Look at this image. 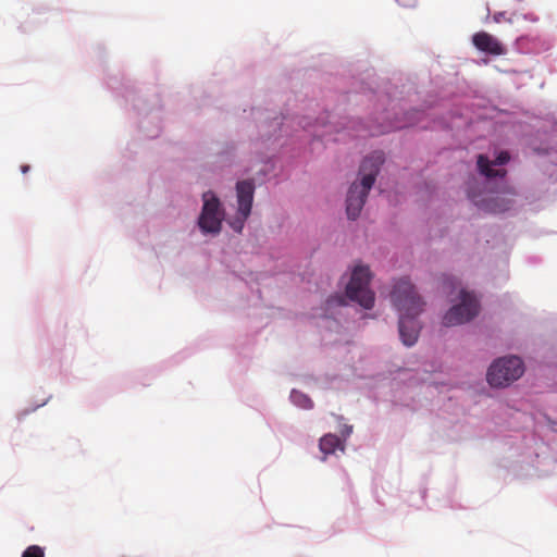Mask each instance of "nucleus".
<instances>
[{
  "instance_id": "nucleus-1",
  "label": "nucleus",
  "mask_w": 557,
  "mask_h": 557,
  "mask_svg": "<svg viewBox=\"0 0 557 557\" xmlns=\"http://www.w3.org/2000/svg\"><path fill=\"white\" fill-rule=\"evenodd\" d=\"M392 302L399 312V335L406 346H412L419 336L417 317L423 311L424 302L410 281H397L391 293Z\"/></svg>"
},
{
  "instance_id": "nucleus-14",
  "label": "nucleus",
  "mask_w": 557,
  "mask_h": 557,
  "mask_svg": "<svg viewBox=\"0 0 557 557\" xmlns=\"http://www.w3.org/2000/svg\"><path fill=\"white\" fill-rule=\"evenodd\" d=\"M22 557H45V550L38 545H30L23 552Z\"/></svg>"
},
{
  "instance_id": "nucleus-9",
  "label": "nucleus",
  "mask_w": 557,
  "mask_h": 557,
  "mask_svg": "<svg viewBox=\"0 0 557 557\" xmlns=\"http://www.w3.org/2000/svg\"><path fill=\"white\" fill-rule=\"evenodd\" d=\"M510 160V156L507 151H502L494 162H491L487 157L480 154L478 157V169L481 174L484 176L492 178L496 176L504 177L506 175L505 170H493L491 168L492 164L494 165H503L506 164Z\"/></svg>"
},
{
  "instance_id": "nucleus-13",
  "label": "nucleus",
  "mask_w": 557,
  "mask_h": 557,
  "mask_svg": "<svg viewBox=\"0 0 557 557\" xmlns=\"http://www.w3.org/2000/svg\"><path fill=\"white\" fill-rule=\"evenodd\" d=\"M493 18L496 23H502L504 21H507L511 24H513V23L519 24L522 20H524L523 16L518 15V14H512L510 17L507 18L505 12L495 13Z\"/></svg>"
},
{
  "instance_id": "nucleus-15",
  "label": "nucleus",
  "mask_w": 557,
  "mask_h": 557,
  "mask_svg": "<svg viewBox=\"0 0 557 557\" xmlns=\"http://www.w3.org/2000/svg\"><path fill=\"white\" fill-rule=\"evenodd\" d=\"M411 124H412L411 122H409V123L396 122L389 128H386L383 132H387V131H391V129H400V128H404V127L409 126Z\"/></svg>"
},
{
  "instance_id": "nucleus-3",
  "label": "nucleus",
  "mask_w": 557,
  "mask_h": 557,
  "mask_svg": "<svg viewBox=\"0 0 557 557\" xmlns=\"http://www.w3.org/2000/svg\"><path fill=\"white\" fill-rule=\"evenodd\" d=\"M370 280V269L364 265H357L346 287V296L364 309L373 308L375 300L374 293L369 288Z\"/></svg>"
},
{
  "instance_id": "nucleus-6",
  "label": "nucleus",
  "mask_w": 557,
  "mask_h": 557,
  "mask_svg": "<svg viewBox=\"0 0 557 557\" xmlns=\"http://www.w3.org/2000/svg\"><path fill=\"white\" fill-rule=\"evenodd\" d=\"M479 301L474 295L461 289L460 302L453 306L444 315L445 326L460 325L472 320L479 313Z\"/></svg>"
},
{
  "instance_id": "nucleus-16",
  "label": "nucleus",
  "mask_w": 557,
  "mask_h": 557,
  "mask_svg": "<svg viewBox=\"0 0 557 557\" xmlns=\"http://www.w3.org/2000/svg\"><path fill=\"white\" fill-rule=\"evenodd\" d=\"M336 301L339 306H343L346 304L345 299L343 297H336Z\"/></svg>"
},
{
  "instance_id": "nucleus-12",
  "label": "nucleus",
  "mask_w": 557,
  "mask_h": 557,
  "mask_svg": "<svg viewBox=\"0 0 557 557\" xmlns=\"http://www.w3.org/2000/svg\"><path fill=\"white\" fill-rule=\"evenodd\" d=\"M290 398L294 404H296L297 406H299L304 409H310L313 406L312 400L307 395H305L300 392L293 391L290 394Z\"/></svg>"
},
{
  "instance_id": "nucleus-2",
  "label": "nucleus",
  "mask_w": 557,
  "mask_h": 557,
  "mask_svg": "<svg viewBox=\"0 0 557 557\" xmlns=\"http://www.w3.org/2000/svg\"><path fill=\"white\" fill-rule=\"evenodd\" d=\"M383 161L382 152H375L362 161L360 166V172L362 173L361 182L360 184L354 183L347 194L346 213L348 219L356 220L359 216Z\"/></svg>"
},
{
  "instance_id": "nucleus-8",
  "label": "nucleus",
  "mask_w": 557,
  "mask_h": 557,
  "mask_svg": "<svg viewBox=\"0 0 557 557\" xmlns=\"http://www.w3.org/2000/svg\"><path fill=\"white\" fill-rule=\"evenodd\" d=\"M473 46L485 53L502 55L506 53L505 47L491 34L479 32L472 36Z\"/></svg>"
},
{
  "instance_id": "nucleus-17",
  "label": "nucleus",
  "mask_w": 557,
  "mask_h": 557,
  "mask_svg": "<svg viewBox=\"0 0 557 557\" xmlns=\"http://www.w3.org/2000/svg\"><path fill=\"white\" fill-rule=\"evenodd\" d=\"M21 171H22L23 173H27V172L29 171V165H22V166H21Z\"/></svg>"
},
{
  "instance_id": "nucleus-4",
  "label": "nucleus",
  "mask_w": 557,
  "mask_h": 557,
  "mask_svg": "<svg viewBox=\"0 0 557 557\" xmlns=\"http://www.w3.org/2000/svg\"><path fill=\"white\" fill-rule=\"evenodd\" d=\"M524 372L523 362L519 357L499 358L488 369L487 382L495 387L509 385L518 380Z\"/></svg>"
},
{
  "instance_id": "nucleus-10",
  "label": "nucleus",
  "mask_w": 557,
  "mask_h": 557,
  "mask_svg": "<svg viewBox=\"0 0 557 557\" xmlns=\"http://www.w3.org/2000/svg\"><path fill=\"white\" fill-rule=\"evenodd\" d=\"M512 201L504 196H495L485 203V210L493 213H502L510 209Z\"/></svg>"
},
{
  "instance_id": "nucleus-7",
  "label": "nucleus",
  "mask_w": 557,
  "mask_h": 557,
  "mask_svg": "<svg viewBox=\"0 0 557 557\" xmlns=\"http://www.w3.org/2000/svg\"><path fill=\"white\" fill-rule=\"evenodd\" d=\"M255 184L252 181H240L236 184L238 216L230 222L231 227L240 233L245 221L250 215L253 200Z\"/></svg>"
},
{
  "instance_id": "nucleus-5",
  "label": "nucleus",
  "mask_w": 557,
  "mask_h": 557,
  "mask_svg": "<svg viewBox=\"0 0 557 557\" xmlns=\"http://www.w3.org/2000/svg\"><path fill=\"white\" fill-rule=\"evenodd\" d=\"M202 200L203 206L198 219V225L203 233L218 234L221 231L224 215L220 200L215 194L210 190L203 193Z\"/></svg>"
},
{
  "instance_id": "nucleus-11",
  "label": "nucleus",
  "mask_w": 557,
  "mask_h": 557,
  "mask_svg": "<svg viewBox=\"0 0 557 557\" xmlns=\"http://www.w3.org/2000/svg\"><path fill=\"white\" fill-rule=\"evenodd\" d=\"M319 447L324 455L333 454L341 447V440L337 435L326 434L321 437Z\"/></svg>"
}]
</instances>
